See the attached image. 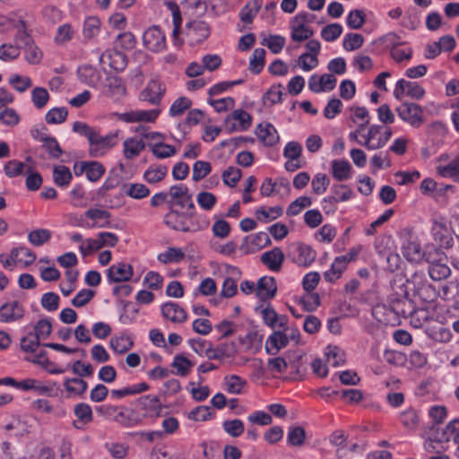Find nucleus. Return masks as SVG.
Segmentation results:
<instances>
[{"mask_svg": "<svg viewBox=\"0 0 459 459\" xmlns=\"http://www.w3.org/2000/svg\"><path fill=\"white\" fill-rule=\"evenodd\" d=\"M429 415L432 419L433 424L424 431V436L428 442L425 444L427 450H435L432 443L443 444L448 443L451 438L453 445L456 446V452L459 451V430H456L455 425L459 424V419L455 418L450 421L445 429H440L439 425L446 417V409L445 406L434 405L429 411Z\"/></svg>", "mask_w": 459, "mask_h": 459, "instance_id": "1", "label": "nucleus"}, {"mask_svg": "<svg viewBox=\"0 0 459 459\" xmlns=\"http://www.w3.org/2000/svg\"><path fill=\"white\" fill-rule=\"evenodd\" d=\"M400 292L395 291L389 296V307L397 316L404 318L414 317L420 312H426L425 307L419 308L416 302L409 298L408 290L405 283L399 286Z\"/></svg>", "mask_w": 459, "mask_h": 459, "instance_id": "2", "label": "nucleus"}, {"mask_svg": "<svg viewBox=\"0 0 459 459\" xmlns=\"http://www.w3.org/2000/svg\"><path fill=\"white\" fill-rule=\"evenodd\" d=\"M402 253L410 263L420 264L423 262L424 248L418 237L410 229L401 231Z\"/></svg>", "mask_w": 459, "mask_h": 459, "instance_id": "3", "label": "nucleus"}, {"mask_svg": "<svg viewBox=\"0 0 459 459\" xmlns=\"http://www.w3.org/2000/svg\"><path fill=\"white\" fill-rule=\"evenodd\" d=\"M210 34L211 27L203 20H193L186 23L185 35L192 47L202 44Z\"/></svg>", "mask_w": 459, "mask_h": 459, "instance_id": "4", "label": "nucleus"}, {"mask_svg": "<svg viewBox=\"0 0 459 459\" xmlns=\"http://www.w3.org/2000/svg\"><path fill=\"white\" fill-rule=\"evenodd\" d=\"M398 117L411 126L418 128L423 122V108L420 105L413 102H403L395 108Z\"/></svg>", "mask_w": 459, "mask_h": 459, "instance_id": "5", "label": "nucleus"}, {"mask_svg": "<svg viewBox=\"0 0 459 459\" xmlns=\"http://www.w3.org/2000/svg\"><path fill=\"white\" fill-rule=\"evenodd\" d=\"M169 211L164 216V223L169 228L183 232L195 231V230L191 229L188 221L195 216L191 213L180 212L173 206H169Z\"/></svg>", "mask_w": 459, "mask_h": 459, "instance_id": "6", "label": "nucleus"}, {"mask_svg": "<svg viewBox=\"0 0 459 459\" xmlns=\"http://www.w3.org/2000/svg\"><path fill=\"white\" fill-rule=\"evenodd\" d=\"M288 255L298 265L308 267L316 260V252L312 247L298 242L290 246Z\"/></svg>", "mask_w": 459, "mask_h": 459, "instance_id": "7", "label": "nucleus"}, {"mask_svg": "<svg viewBox=\"0 0 459 459\" xmlns=\"http://www.w3.org/2000/svg\"><path fill=\"white\" fill-rule=\"evenodd\" d=\"M117 133L108 134L105 136L100 134L98 131L90 143L89 154L91 157L98 158L104 155L107 151L116 145Z\"/></svg>", "mask_w": 459, "mask_h": 459, "instance_id": "8", "label": "nucleus"}, {"mask_svg": "<svg viewBox=\"0 0 459 459\" xmlns=\"http://www.w3.org/2000/svg\"><path fill=\"white\" fill-rule=\"evenodd\" d=\"M425 90L416 82L400 79L397 81L394 96L396 100H401L406 95L413 100H420L425 96Z\"/></svg>", "mask_w": 459, "mask_h": 459, "instance_id": "9", "label": "nucleus"}, {"mask_svg": "<svg viewBox=\"0 0 459 459\" xmlns=\"http://www.w3.org/2000/svg\"><path fill=\"white\" fill-rule=\"evenodd\" d=\"M143 45L152 52H160L166 47V36L157 25L147 29L143 35Z\"/></svg>", "mask_w": 459, "mask_h": 459, "instance_id": "10", "label": "nucleus"}, {"mask_svg": "<svg viewBox=\"0 0 459 459\" xmlns=\"http://www.w3.org/2000/svg\"><path fill=\"white\" fill-rule=\"evenodd\" d=\"M145 418L146 414H142L136 408L120 405L116 422L121 427L128 429L140 426Z\"/></svg>", "mask_w": 459, "mask_h": 459, "instance_id": "11", "label": "nucleus"}, {"mask_svg": "<svg viewBox=\"0 0 459 459\" xmlns=\"http://www.w3.org/2000/svg\"><path fill=\"white\" fill-rule=\"evenodd\" d=\"M166 92V88L159 80H151L146 87L140 92L139 100L152 105H160Z\"/></svg>", "mask_w": 459, "mask_h": 459, "instance_id": "12", "label": "nucleus"}, {"mask_svg": "<svg viewBox=\"0 0 459 459\" xmlns=\"http://www.w3.org/2000/svg\"><path fill=\"white\" fill-rule=\"evenodd\" d=\"M276 293L277 284L274 277L263 276L258 280L255 295L262 302H266L274 299Z\"/></svg>", "mask_w": 459, "mask_h": 459, "instance_id": "13", "label": "nucleus"}, {"mask_svg": "<svg viewBox=\"0 0 459 459\" xmlns=\"http://www.w3.org/2000/svg\"><path fill=\"white\" fill-rule=\"evenodd\" d=\"M25 308L17 300L6 302L0 307V322L12 323L24 316Z\"/></svg>", "mask_w": 459, "mask_h": 459, "instance_id": "14", "label": "nucleus"}, {"mask_svg": "<svg viewBox=\"0 0 459 459\" xmlns=\"http://www.w3.org/2000/svg\"><path fill=\"white\" fill-rule=\"evenodd\" d=\"M131 404L144 411L146 417L160 416L163 408L159 396L151 394L141 396Z\"/></svg>", "mask_w": 459, "mask_h": 459, "instance_id": "15", "label": "nucleus"}, {"mask_svg": "<svg viewBox=\"0 0 459 459\" xmlns=\"http://www.w3.org/2000/svg\"><path fill=\"white\" fill-rule=\"evenodd\" d=\"M160 114V108L151 110H133L119 115V119L126 123L147 122L153 123Z\"/></svg>", "mask_w": 459, "mask_h": 459, "instance_id": "16", "label": "nucleus"}, {"mask_svg": "<svg viewBox=\"0 0 459 459\" xmlns=\"http://www.w3.org/2000/svg\"><path fill=\"white\" fill-rule=\"evenodd\" d=\"M134 271L131 264L120 262L112 264L107 270V278L108 282H122L129 281L133 276Z\"/></svg>", "mask_w": 459, "mask_h": 459, "instance_id": "17", "label": "nucleus"}, {"mask_svg": "<svg viewBox=\"0 0 459 459\" xmlns=\"http://www.w3.org/2000/svg\"><path fill=\"white\" fill-rule=\"evenodd\" d=\"M126 86L120 77L108 74L102 84V93L111 98H120L126 95Z\"/></svg>", "mask_w": 459, "mask_h": 459, "instance_id": "18", "label": "nucleus"}, {"mask_svg": "<svg viewBox=\"0 0 459 459\" xmlns=\"http://www.w3.org/2000/svg\"><path fill=\"white\" fill-rule=\"evenodd\" d=\"M162 316L174 324H182L187 319L186 310L178 304L169 301L161 306Z\"/></svg>", "mask_w": 459, "mask_h": 459, "instance_id": "19", "label": "nucleus"}, {"mask_svg": "<svg viewBox=\"0 0 459 459\" xmlns=\"http://www.w3.org/2000/svg\"><path fill=\"white\" fill-rule=\"evenodd\" d=\"M237 352L235 342L220 343L215 348L209 342L205 349V355L209 359H221L222 358H230Z\"/></svg>", "mask_w": 459, "mask_h": 459, "instance_id": "20", "label": "nucleus"}, {"mask_svg": "<svg viewBox=\"0 0 459 459\" xmlns=\"http://www.w3.org/2000/svg\"><path fill=\"white\" fill-rule=\"evenodd\" d=\"M255 133L265 146H273L280 140L276 128L271 123H265L264 125L262 123L259 124Z\"/></svg>", "mask_w": 459, "mask_h": 459, "instance_id": "21", "label": "nucleus"}, {"mask_svg": "<svg viewBox=\"0 0 459 459\" xmlns=\"http://www.w3.org/2000/svg\"><path fill=\"white\" fill-rule=\"evenodd\" d=\"M431 233L440 247L449 248L453 246V238L444 222L435 220L431 227Z\"/></svg>", "mask_w": 459, "mask_h": 459, "instance_id": "22", "label": "nucleus"}, {"mask_svg": "<svg viewBox=\"0 0 459 459\" xmlns=\"http://www.w3.org/2000/svg\"><path fill=\"white\" fill-rule=\"evenodd\" d=\"M289 344L288 334L281 331H274L266 340L265 351L267 354L276 355L281 349Z\"/></svg>", "mask_w": 459, "mask_h": 459, "instance_id": "23", "label": "nucleus"}, {"mask_svg": "<svg viewBox=\"0 0 459 459\" xmlns=\"http://www.w3.org/2000/svg\"><path fill=\"white\" fill-rule=\"evenodd\" d=\"M285 255L280 247H273L261 255V262L271 271L279 272L281 268Z\"/></svg>", "mask_w": 459, "mask_h": 459, "instance_id": "24", "label": "nucleus"}, {"mask_svg": "<svg viewBox=\"0 0 459 459\" xmlns=\"http://www.w3.org/2000/svg\"><path fill=\"white\" fill-rule=\"evenodd\" d=\"M332 195L324 198V203L334 204L340 202H345L351 198L353 192L346 185L334 184L331 186Z\"/></svg>", "mask_w": 459, "mask_h": 459, "instance_id": "25", "label": "nucleus"}, {"mask_svg": "<svg viewBox=\"0 0 459 459\" xmlns=\"http://www.w3.org/2000/svg\"><path fill=\"white\" fill-rule=\"evenodd\" d=\"M77 75L82 82L89 85L90 87H96L100 83L101 78L100 72L91 65L79 66L77 69Z\"/></svg>", "mask_w": 459, "mask_h": 459, "instance_id": "26", "label": "nucleus"}, {"mask_svg": "<svg viewBox=\"0 0 459 459\" xmlns=\"http://www.w3.org/2000/svg\"><path fill=\"white\" fill-rule=\"evenodd\" d=\"M167 6L169 8V10L172 13V20H173V31H172V38H173V43L176 47H181L184 43V40L179 38V34L181 31V24H182V17L180 13V10L178 5L169 1L167 3Z\"/></svg>", "mask_w": 459, "mask_h": 459, "instance_id": "27", "label": "nucleus"}, {"mask_svg": "<svg viewBox=\"0 0 459 459\" xmlns=\"http://www.w3.org/2000/svg\"><path fill=\"white\" fill-rule=\"evenodd\" d=\"M439 294L443 299L452 303V307L455 312L459 311V300L457 299L459 296L458 281H449L444 284Z\"/></svg>", "mask_w": 459, "mask_h": 459, "instance_id": "28", "label": "nucleus"}, {"mask_svg": "<svg viewBox=\"0 0 459 459\" xmlns=\"http://www.w3.org/2000/svg\"><path fill=\"white\" fill-rule=\"evenodd\" d=\"M349 259L350 258H346V256L335 257L330 269L324 273L325 280L329 282H333L335 280L339 279L345 270Z\"/></svg>", "mask_w": 459, "mask_h": 459, "instance_id": "29", "label": "nucleus"}, {"mask_svg": "<svg viewBox=\"0 0 459 459\" xmlns=\"http://www.w3.org/2000/svg\"><path fill=\"white\" fill-rule=\"evenodd\" d=\"M109 343L114 352L118 354L127 352L134 346L133 339L126 333H122L119 336H113Z\"/></svg>", "mask_w": 459, "mask_h": 459, "instance_id": "30", "label": "nucleus"}, {"mask_svg": "<svg viewBox=\"0 0 459 459\" xmlns=\"http://www.w3.org/2000/svg\"><path fill=\"white\" fill-rule=\"evenodd\" d=\"M352 168L345 160H334L332 161V174L338 181H344L351 177Z\"/></svg>", "mask_w": 459, "mask_h": 459, "instance_id": "31", "label": "nucleus"}, {"mask_svg": "<svg viewBox=\"0 0 459 459\" xmlns=\"http://www.w3.org/2000/svg\"><path fill=\"white\" fill-rule=\"evenodd\" d=\"M263 4V0L249 1L239 12V18L244 23H252Z\"/></svg>", "mask_w": 459, "mask_h": 459, "instance_id": "32", "label": "nucleus"}, {"mask_svg": "<svg viewBox=\"0 0 459 459\" xmlns=\"http://www.w3.org/2000/svg\"><path fill=\"white\" fill-rule=\"evenodd\" d=\"M73 178L70 169L64 165H56L53 168L54 183L62 188L67 187Z\"/></svg>", "mask_w": 459, "mask_h": 459, "instance_id": "33", "label": "nucleus"}, {"mask_svg": "<svg viewBox=\"0 0 459 459\" xmlns=\"http://www.w3.org/2000/svg\"><path fill=\"white\" fill-rule=\"evenodd\" d=\"M66 392L82 396L88 388V383L82 377H66L64 381Z\"/></svg>", "mask_w": 459, "mask_h": 459, "instance_id": "34", "label": "nucleus"}, {"mask_svg": "<svg viewBox=\"0 0 459 459\" xmlns=\"http://www.w3.org/2000/svg\"><path fill=\"white\" fill-rule=\"evenodd\" d=\"M231 120H238L239 122V130L241 131L247 130L252 124L251 115L243 109L234 110L225 118L224 122L226 125H228Z\"/></svg>", "mask_w": 459, "mask_h": 459, "instance_id": "35", "label": "nucleus"}, {"mask_svg": "<svg viewBox=\"0 0 459 459\" xmlns=\"http://www.w3.org/2000/svg\"><path fill=\"white\" fill-rule=\"evenodd\" d=\"M51 321L48 318H42L36 323L34 331L30 332L29 335L34 336L38 341H40L41 339H47L51 334Z\"/></svg>", "mask_w": 459, "mask_h": 459, "instance_id": "36", "label": "nucleus"}, {"mask_svg": "<svg viewBox=\"0 0 459 459\" xmlns=\"http://www.w3.org/2000/svg\"><path fill=\"white\" fill-rule=\"evenodd\" d=\"M194 365L195 363L183 354H177L171 363V367L177 368L176 374L180 377H186Z\"/></svg>", "mask_w": 459, "mask_h": 459, "instance_id": "37", "label": "nucleus"}, {"mask_svg": "<svg viewBox=\"0 0 459 459\" xmlns=\"http://www.w3.org/2000/svg\"><path fill=\"white\" fill-rule=\"evenodd\" d=\"M168 173L166 166H150L143 173V178L150 184H155L163 180Z\"/></svg>", "mask_w": 459, "mask_h": 459, "instance_id": "38", "label": "nucleus"}, {"mask_svg": "<svg viewBox=\"0 0 459 459\" xmlns=\"http://www.w3.org/2000/svg\"><path fill=\"white\" fill-rule=\"evenodd\" d=\"M265 50L264 48H255L250 58L249 71L254 74H259L265 64Z\"/></svg>", "mask_w": 459, "mask_h": 459, "instance_id": "39", "label": "nucleus"}, {"mask_svg": "<svg viewBox=\"0 0 459 459\" xmlns=\"http://www.w3.org/2000/svg\"><path fill=\"white\" fill-rule=\"evenodd\" d=\"M283 210L281 206H273L266 209L262 206L255 212L256 219L261 222L273 221L282 215Z\"/></svg>", "mask_w": 459, "mask_h": 459, "instance_id": "40", "label": "nucleus"}, {"mask_svg": "<svg viewBox=\"0 0 459 459\" xmlns=\"http://www.w3.org/2000/svg\"><path fill=\"white\" fill-rule=\"evenodd\" d=\"M125 194L134 199H143L150 195V189L143 184H124Z\"/></svg>", "mask_w": 459, "mask_h": 459, "instance_id": "41", "label": "nucleus"}, {"mask_svg": "<svg viewBox=\"0 0 459 459\" xmlns=\"http://www.w3.org/2000/svg\"><path fill=\"white\" fill-rule=\"evenodd\" d=\"M145 144L142 140L128 138L124 142V154L126 159H133L139 155Z\"/></svg>", "mask_w": 459, "mask_h": 459, "instance_id": "42", "label": "nucleus"}, {"mask_svg": "<svg viewBox=\"0 0 459 459\" xmlns=\"http://www.w3.org/2000/svg\"><path fill=\"white\" fill-rule=\"evenodd\" d=\"M127 56L121 51L110 50L108 54V65L117 73L123 72L127 65Z\"/></svg>", "mask_w": 459, "mask_h": 459, "instance_id": "43", "label": "nucleus"}, {"mask_svg": "<svg viewBox=\"0 0 459 459\" xmlns=\"http://www.w3.org/2000/svg\"><path fill=\"white\" fill-rule=\"evenodd\" d=\"M290 29V38L296 42H302L314 35V30L307 25L291 23Z\"/></svg>", "mask_w": 459, "mask_h": 459, "instance_id": "44", "label": "nucleus"}, {"mask_svg": "<svg viewBox=\"0 0 459 459\" xmlns=\"http://www.w3.org/2000/svg\"><path fill=\"white\" fill-rule=\"evenodd\" d=\"M185 257L184 252L179 247H169L164 253L158 255V260L163 264L179 263Z\"/></svg>", "mask_w": 459, "mask_h": 459, "instance_id": "45", "label": "nucleus"}, {"mask_svg": "<svg viewBox=\"0 0 459 459\" xmlns=\"http://www.w3.org/2000/svg\"><path fill=\"white\" fill-rule=\"evenodd\" d=\"M51 238V232L47 229H38L28 234V240L35 247L43 246Z\"/></svg>", "mask_w": 459, "mask_h": 459, "instance_id": "46", "label": "nucleus"}, {"mask_svg": "<svg viewBox=\"0 0 459 459\" xmlns=\"http://www.w3.org/2000/svg\"><path fill=\"white\" fill-rule=\"evenodd\" d=\"M100 20L96 16L87 17L83 23V36L85 39H91L100 29Z\"/></svg>", "mask_w": 459, "mask_h": 459, "instance_id": "47", "label": "nucleus"}, {"mask_svg": "<svg viewBox=\"0 0 459 459\" xmlns=\"http://www.w3.org/2000/svg\"><path fill=\"white\" fill-rule=\"evenodd\" d=\"M444 256V252L435 246H427L424 247L423 262L428 263L429 265L441 263Z\"/></svg>", "mask_w": 459, "mask_h": 459, "instance_id": "48", "label": "nucleus"}, {"mask_svg": "<svg viewBox=\"0 0 459 459\" xmlns=\"http://www.w3.org/2000/svg\"><path fill=\"white\" fill-rule=\"evenodd\" d=\"M437 170L443 178H459V155H456L450 163L445 166H437Z\"/></svg>", "mask_w": 459, "mask_h": 459, "instance_id": "49", "label": "nucleus"}, {"mask_svg": "<svg viewBox=\"0 0 459 459\" xmlns=\"http://www.w3.org/2000/svg\"><path fill=\"white\" fill-rule=\"evenodd\" d=\"M366 22V15L362 10H351L346 18L347 26L351 30H359Z\"/></svg>", "mask_w": 459, "mask_h": 459, "instance_id": "50", "label": "nucleus"}, {"mask_svg": "<svg viewBox=\"0 0 459 459\" xmlns=\"http://www.w3.org/2000/svg\"><path fill=\"white\" fill-rule=\"evenodd\" d=\"M364 43V37L359 33H347L342 41V47L346 51L359 49Z\"/></svg>", "mask_w": 459, "mask_h": 459, "instance_id": "51", "label": "nucleus"}, {"mask_svg": "<svg viewBox=\"0 0 459 459\" xmlns=\"http://www.w3.org/2000/svg\"><path fill=\"white\" fill-rule=\"evenodd\" d=\"M288 443L293 446H300L306 439V431L300 426L290 427L287 436Z\"/></svg>", "mask_w": 459, "mask_h": 459, "instance_id": "52", "label": "nucleus"}, {"mask_svg": "<svg viewBox=\"0 0 459 459\" xmlns=\"http://www.w3.org/2000/svg\"><path fill=\"white\" fill-rule=\"evenodd\" d=\"M192 106V100L186 97L178 98L169 108L170 117H178L185 111L188 110Z\"/></svg>", "mask_w": 459, "mask_h": 459, "instance_id": "53", "label": "nucleus"}, {"mask_svg": "<svg viewBox=\"0 0 459 459\" xmlns=\"http://www.w3.org/2000/svg\"><path fill=\"white\" fill-rule=\"evenodd\" d=\"M74 412L78 420L82 424L90 423L93 420L92 410L88 403H81L76 404Z\"/></svg>", "mask_w": 459, "mask_h": 459, "instance_id": "54", "label": "nucleus"}, {"mask_svg": "<svg viewBox=\"0 0 459 459\" xmlns=\"http://www.w3.org/2000/svg\"><path fill=\"white\" fill-rule=\"evenodd\" d=\"M342 33V26L339 23H331L325 26L321 30V37L327 42L336 40Z\"/></svg>", "mask_w": 459, "mask_h": 459, "instance_id": "55", "label": "nucleus"}, {"mask_svg": "<svg viewBox=\"0 0 459 459\" xmlns=\"http://www.w3.org/2000/svg\"><path fill=\"white\" fill-rule=\"evenodd\" d=\"M212 171V165L208 161L197 160L193 166L192 179L198 182L204 178Z\"/></svg>", "mask_w": 459, "mask_h": 459, "instance_id": "56", "label": "nucleus"}, {"mask_svg": "<svg viewBox=\"0 0 459 459\" xmlns=\"http://www.w3.org/2000/svg\"><path fill=\"white\" fill-rule=\"evenodd\" d=\"M105 167L99 161H88L86 169L87 179L91 182L98 181L105 174Z\"/></svg>", "mask_w": 459, "mask_h": 459, "instance_id": "57", "label": "nucleus"}, {"mask_svg": "<svg viewBox=\"0 0 459 459\" xmlns=\"http://www.w3.org/2000/svg\"><path fill=\"white\" fill-rule=\"evenodd\" d=\"M67 116L66 108H54L47 112L45 119L48 124H61L65 121Z\"/></svg>", "mask_w": 459, "mask_h": 459, "instance_id": "58", "label": "nucleus"}, {"mask_svg": "<svg viewBox=\"0 0 459 459\" xmlns=\"http://www.w3.org/2000/svg\"><path fill=\"white\" fill-rule=\"evenodd\" d=\"M241 177L242 171L235 167H229L221 175L223 183L230 187L236 186Z\"/></svg>", "mask_w": 459, "mask_h": 459, "instance_id": "59", "label": "nucleus"}, {"mask_svg": "<svg viewBox=\"0 0 459 459\" xmlns=\"http://www.w3.org/2000/svg\"><path fill=\"white\" fill-rule=\"evenodd\" d=\"M42 147L46 150V152L52 159H58L63 154V150L60 144L58 143L57 140L53 136H49L48 138H43Z\"/></svg>", "mask_w": 459, "mask_h": 459, "instance_id": "60", "label": "nucleus"}, {"mask_svg": "<svg viewBox=\"0 0 459 459\" xmlns=\"http://www.w3.org/2000/svg\"><path fill=\"white\" fill-rule=\"evenodd\" d=\"M152 147V152L154 156L159 159H166L173 156L176 153V149L174 146L164 143L162 142L157 143L155 144H150Z\"/></svg>", "mask_w": 459, "mask_h": 459, "instance_id": "61", "label": "nucleus"}, {"mask_svg": "<svg viewBox=\"0 0 459 459\" xmlns=\"http://www.w3.org/2000/svg\"><path fill=\"white\" fill-rule=\"evenodd\" d=\"M403 425L409 430H414L420 423L419 416L415 410L409 409L400 415Z\"/></svg>", "mask_w": 459, "mask_h": 459, "instance_id": "62", "label": "nucleus"}, {"mask_svg": "<svg viewBox=\"0 0 459 459\" xmlns=\"http://www.w3.org/2000/svg\"><path fill=\"white\" fill-rule=\"evenodd\" d=\"M224 380L230 394H240L242 388L247 385V381L237 375L227 376Z\"/></svg>", "mask_w": 459, "mask_h": 459, "instance_id": "63", "label": "nucleus"}, {"mask_svg": "<svg viewBox=\"0 0 459 459\" xmlns=\"http://www.w3.org/2000/svg\"><path fill=\"white\" fill-rule=\"evenodd\" d=\"M311 205V198L308 196H299L291 202L287 208L286 213L288 216L298 215L305 207Z\"/></svg>", "mask_w": 459, "mask_h": 459, "instance_id": "64", "label": "nucleus"}]
</instances>
